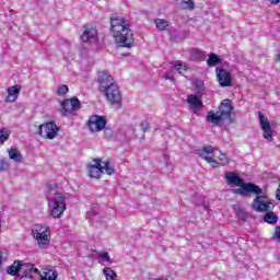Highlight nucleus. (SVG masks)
<instances>
[{
  "label": "nucleus",
  "instance_id": "1",
  "mask_svg": "<svg viewBox=\"0 0 280 280\" xmlns=\"http://www.w3.org/2000/svg\"><path fill=\"white\" fill-rule=\"evenodd\" d=\"M110 27L118 47L130 49L135 45V37L128 20L119 16L112 18Z\"/></svg>",
  "mask_w": 280,
  "mask_h": 280
},
{
  "label": "nucleus",
  "instance_id": "2",
  "mask_svg": "<svg viewBox=\"0 0 280 280\" xmlns=\"http://www.w3.org/2000/svg\"><path fill=\"white\" fill-rule=\"evenodd\" d=\"M225 180L228 185H233L234 187H240L234 190L237 196H248L250 191H259V186L253 183H244V179L237 175L235 172H226Z\"/></svg>",
  "mask_w": 280,
  "mask_h": 280
},
{
  "label": "nucleus",
  "instance_id": "3",
  "mask_svg": "<svg viewBox=\"0 0 280 280\" xmlns=\"http://www.w3.org/2000/svg\"><path fill=\"white\" fill-rule=\"evenodd\" d=\"M48 194L55 196L51 201V218L55 220L60 218L67 211V197L62 192H58V184H48Z\"/></svg>",
  "mask_w": 280,
  "mask_h": 280
},
{
  "label": "nucleus",
  "instance_id": "4",
  "mask_svg": "<svg viewBox=\"0 0 280 280\" xmlns=\"http://www.w3.org/2000/svg\"><path fill=\"white\" fill-rule=\"evenodd\" d=\"M199 156L203 161H207V163L211 164L212 167L229 165V158H226V154L221 153L220 150L211 145L203 147Z\"/></svg>",
  "mask_w": 280,
  "mask_h": 280
},
{
  "label": "nucleus",
  "instance_id": "5",
  "mask_svg": "<svg viewBox=\"0 0 280 280\" xmlns=\"http://www.w3.org/2000/svg\"><path fill=\"white\" fill-rule=\"evenodd\" d=\"M255 194V198L252 203V209L257 213H267L268 211H275V200L270 199L267 194H264L261 187L258 186V191H250Z\"/></svg>",
  "mask_w": 280,
  "mask_h": 280
},
{
  "label": "nucleus",
  "instance_id": "6",
  "mask_svg": "<svg viewBox=\"0 0 280 280\" xmlns=\"http://www.w3.org/2000/svg\"><path fill=\"white\" fill-rule=\"evenodd\" d=\"M32 235L42 250L49 248V242H51V229L49 225L36 223L32 229Z\"/></svg>",
  "mask_w": 280,
  "mask_h": 280
},
{
  "label": "nucleus",
  "instance_id": "7",
  "mask_svg": "<svg viewBox=\"0 0 280 280\" xmlns=\"http://www.w3.org/2000/svg\"><path fill=\"white\" fill-rule=\"evenodd\" d=\"M60 114L62 117H69L71 115H78V110L82 108V103L78 97L65 98L60 104Z\"/></svg>",
  "mask_w": 280,
  "mask_h": 280
},
{
  "label": "nucleus",
  "instance_id": "8",
  "mask_svg": "<svg viewBox=\"0 0 280 280\" xmlns=\"http://www.w3.org/2000/svg\"><path fill=\"white\" fill-rule=\"evenodd\" d=\"M104 94L109 105L115 106L116 108L121 107V92L119 91V86L110 85L109 88L101 91Z\"/></svg>",
  "mask_w": 280,
  "mask_h": 280
},
{
  "label": "nucleus",
  "instance_id": "9",
  "mask_svg": "<svg viewBox=\"0 0 280 280\" xmlns=\"http://www.w3.org/2000/svg\"><path fill=\"white\" fill-rule=\"evenodd\" d=\"M60 132V127L55 121H48L38 127V135L43 139H55Z\"/></svg>",
  "mask_w": 280,
  "mask_h": 280
},
{
  "label": "nucleus",
  "instance_id": "10",
  "mask_svg": "<svg viewBox=\"0 0 280 280\" xmlns=\"http://www.w3.org/2000/svg\"><path fill=\"white\" fill-rule=\"evenodd\" d=\"M106 124H108L106 117L93 115L89 118L88 128L91 130V132H102V130L106 128Z\"/></svg>",
  "mask_w": 280,
  "mask_h": 280
},
{
  "label": "nucleus",
  "instance_id": "11",
  "mask_svg": "<svg viewBox=\"0 0 280 280\" xmlns=\"http://www.w3.org/2000/svg\"><path fill=\"white\" fill-rule=\"evenodd\" d=\"M258 119H259L260 128L264 132L262 133L264 139H266V141L271 143L272 127L270 126V120H268V117H266V115H264L261 112H258Z\"/></svg>",
  "mask_w": 280,
  "mask_h": 280
},
{
  "label": "nucleus",
  "instance_id": "12",
  "mask_svg": "<svg viewBox=\"0 0 280 280\" xmlns=\"http://www.w3.org/2000/svg\"><path fill=\"white\" fill-rule=\"evenodd\" d=\"M219 115H221L222 119H226L228 121H235L233 119V104L231 103V100L225 98L221 105L219 106Z\"/></svg>",
  "mask_w": 280,
  "mask_h": 280
},
{
  "label": "nucleus",
  "instance_id": "13",
  "mask_svg": "<svg viewBox=\"0 0 280 280\" xmlns=\"http://www.w3.org/2000/svg\"><path fill=\"white\" fill-rule=\"evenodd\" d=\"M217 80L220 86L226 88L233 85L231 73L224 68H215Z\"/></svg>",
  "mask_w": 280,
  "mask_h": 280
},
{
  "label": "nucleus",
  "instance_id": "14",
  "mask_svg": "<svg viewBox=\"0 0 280 280\" xmlns=\"http://www.w3.org/2000/svg\"><path fill=\"white\" fill-rule=\"evenodd\" d=\"M90 178H102L104 174V166H102V159H94V164L88 166Z\"/></svg>",
  "mask_w": 280,
  "mask_h": 280
},
{
  "label": "nucleus",
  "instance_id": "15",
  "mask_svg": "<svg viewBox=\"0 0 280 280\" xmlns=\"http://www.w3.org/2000/svg\"><path fill=\"white\" fill-rule=\"evenodd\" d=\"M84 32L81 35V40L83 43H95L97 40V27L93 25H83Z\"/></svg>",
  "mask_w": 280,
  "mask_h": 280
},
{
  "label": "nucleus",
  "instance_id": "16",
  "mask_svg": "<svg viewBox=\"0 0 280 280\" xmlns=\"http://www.w3.org/2000/svg\"><path fill=\"white\" fill-rule=\"evenodd\" d=\"M115 79L106 72V71H101L98 73V85H100V91H105L106 89H109L113 85H116Z\"/></svg>",
  "mask_w": 280,
  "mask_h": 280
},
{
  "label": "nucleus",
  "instance_id": "17",
  "mask_svg": "<svg viewBox=\"0 0 280 280\" xmlns=\"http://www.w3.org/2000/svg\"><path fill=\"white\" fill-rule=\"evenodd\" d=\"M7 93H8V95L4 100V102H7V103L16 102V100H19V95H21V85L15 84L13 86L8 88Z\"/></svg>",
  "mask_w": 280,
  "mask_h": 280
},
{
  "label": "nucleus",
  "instance_id": "18",
  "mask_svg": "<svg viewBox=\"0 0 280 280\" xmlns=\"http://www.w3.org/2000/svg\"><path fill=\"white\" fill-rule=\"evenodd\" d=\"M20 272H23L22 276L33 277V275H38V268H35L34 264L21 262Z\"/></svg>",
  "mask_w": 280,
  "mask_h": 280
},
{
  "label": "nucleus",
  "instance_id": "19",
  "mask_svg": "<svg viewBox=\"0 0 280 280\" xmlns=\"http://www.w3.org/2000/svg\"><path fill=\"white\" fill-rule=\"evenodd\" d=\"M40 278L43 280H56V279H58V271H56L49 267H46L43 269Z\"/></svg>",
  "mask_w": 280,
  "mask_h": 280
},
{
  "label": "nucleus",
  "instance_id": "20",
  "mask_svg": "<svg viewBox=\"0 0 280 280\" xmlns=\"http://www.w3.org/2000/svg\"><path fill=\"white\" fill-rule=\"evenodd\" d=\"M187 103L192 107L196 108L197 110L202 108V100H200V96L198 95H188L187 96Z\"/></svg>",
  "mask_w": 280,
  "mask_h": 280
},
{
  "label": "nucleus",
  "instance_id": "21",
  "mask_svg": "<svg viewBox=\"0 0 280 280\" xmlns=\"http://www.w3.org/2000/svg\"><path fill=\"white\" fill-rule=\"evenodd\" d=\"M262 220L266 224H277V222H279V215H277L272 210H269L265 212Z\"/></svg>",
  "mask_w": 280,
  "mask_h": 280
},
{
  "label": "nucleus",
  "instance_id": "22",
  "mask_svg": "<svg viewBox=\"0 0 280 280\" xmlns=\"http://www.w3.org/2000/svg\"><path fill=\"white\" fill-rule=\"evenodd\" d=\"M9 159L15 161V163H21L23 161V155L21 154V151H19V149L12 147L9 150Z\"/></svg>",
  "mask_w": 280,
  "mask_h": 280
},
{
  "label": "nucleus",
  "instance_id": "23",
  "mask_svg": "<svg viewBox=\"0 0 280 280\" xmlns=\"http://www.w3.org/2000/svg\"><path fill=\"white\" fill-rule=\"evenodd\" d=\"M7 272L11 275V277H16V275L21 272V260H15L13 265L9 266Z\"/></svg>",
  "mask_w": 280,
  "mask_h": 280
},
{
  "label": "nucleus",
  "instance_id": "24",
  "mask_svg": "<svg viewBox=\"0 0 280 280\" xmlns=\"http://www.w3.org/2000/svg\"><path fill=\"white\" fill-rule=\"evenodd\" d=\"M207 65H208V67H215L217 65H222V58H220V56L211 52L207 60Z\"/></svg>",
  "mask_w": 280,
  "mask_h": 280
},
{
  "label": "nucleus",
  "instance_id": "25",
  "mask_svg": "<svg viewBox=\"0 0 280 280\" xmlns=\"http://www.w3.org/2000/svg\"><path fill=\"white\" fill-rule=\"evenodd\" d=\"M103 275L105 276L106 280H117V273L109 267H105L103 269Z\"/></svg>",
  "mask_w": 280,
  "mask_h": 280
},
{
  "label": "nucleus",
  "instance_id": "26",
  "mask_svg": "<svg viewBox=\"0 0 280 280\" xmlns=\"http://www.w3.org/2000/svg\"><path fill=\"white\" fill-rule=\"evenodd\" d=\"M223 120V118H222V116L219 114V115H217L215 113H213V112H209L208 113V116H207V121L209 122V124H218V121H222Z\"/></svg>",
  "mask_w": 280,
  "mask_h": 280
},
{
  "label": "nucleus",
  "instance_id": "27",
  "mask_svg": "<svg viewBox=\"0 0 280 280\" xmlns=\"http://www.w3.org/2000/svg\"><path fill=\"white\" fill-rule=\"evenodd\" d=\"M155 26L158 30H161V32H163V31L167 30V27H170V22L164 19H156Z\"/></svg>",
  "mask_w": 280,
  "mask_h": 280
},
{
  "label": "nucleus",
  "instance_id": "28",
  "mask_svg": "<svg viewBox=\"0 0 280 280\" xmlns=\"http://www.w3.org/2000/svg\"><path fill=\"white\" fill-rule=\"evenodd\" d=\"M12 132L5 128L0 129V145H3L4 141H8L10 139V135Z\"/></svg>",
  "mask_w": 280,
  "mask_h": 280
},
{
  "label": "nucleus",
  "instance_id": "29",
  "mask_svg": "<svg viewBox=\"0 0 280 280\" xmlns=\"http://www.w3.org/2000/svg\"><path fill=\"white\" fill-rule=\"evenodd\" d=\"M103 170H105L107 176H113V174H115V168L113 167L110 161L104 162Z\"/></svg>",
  "mask_w": 280,
  "mask_h": 280
},
{
  "label": "nucleus",
  "instance_id": "30",
  "mask_svg": "<svg viewBox=\"0 0 280 280\" xmlns=\"http://www.w3.org/2000/svg\"><path fill=\"white\" fill-rule=\"evenodd\" d=\"M271 240L276 242V244H280V225L273 229V232L271 234Z\"/></svg>",
  "mask_w": 280,
  "mask_h": 280
},
{
  "label": "nucleus",
  "instance_id": "31",
  "mask_svg": "<svg viewBox=\"0 0 280 280\" xmlns=\"http://www.w3.org/2000/svg\"><path fill=\"white\" fill-rule=\"evenodd\" d=\"M182 3L184 5V10H195L196 8V3L194 2V0H182Z\"/></svg>",
  "mask_w": 280,
  "mask_h": 280
},
{
  "label": "nucleus",
  "instance_id": "32",
  "mask_svg": "<svg viewBox=\"0 0 280 280\" xmlns=\"http://www.w3.org/2000/svg\"><path fill=\"white\" fill-rule=\"evenodd\" d=\"M100 257V262L104 264L106 261V264H113V261L110 260V256L108 255V252H103L101 254H98Z\"/></svg>",
  "mask_w": 280,
  "mask_h": 280
},
{
  "label": "nucleus",
  "instance_id": "33",
  "mask_svg": "<svg viewBox=\"0 0 280 280\" xmlns=\"http://www.w3.org/2000/svg\"><path fill=\"white\" fill-rule=\"evenodd\" d=\"M69 93V86L67 85H60L57 90V95H67Z\"/></svg>",
  "mask_w": 280,
  "mask_h": 280
},
{
  "label": "nucleus",
  "instance_id": "34",
  "mask_svg": "<svg viewBox=\"0 0 280 280\" xmlns=\"http://www.w3.org/2000/svg\"><path fill=\"white\" fill-rule=\"evenodd\" d=\"M174 67H175L176 71H178V73H183V70L187 71V68H185V66H183V62H180V61H175Z\"/></svg>",
  "mask_w": 280,
  "mask_h": 280
},
{
  "label": "nucleus",
  "instance_id": "35",
  "mask_svg": "<svg viewBox=\"0 0 280 280\" xmlns=\"http://www.w3.org/2000/svg\"><path fill=\"white\" fill-rule=\"evenodd\" d=\"M10 167V164L5 160H0V172H5Z\"/></svg>",
  "mask_w": 280,
  "mask_h": 280
},
{
  "label": "nucleus",
  "instance_id": "36",
  "mask_svg": "<svg viewBox=\"0 0 280 280\" xmlns=\"http://www.w3.org/2000/svg\"><path fill=\"white\" fill-rule=\"evenodd\" d=\"M142 132H148V128H150V124L148 121L141 122L140 124Z\"/></svg>",
  "mask_w": 280,
  "mask_h": 280
},
{
  "label": "nucleus",
  "instance_id": "37",
  "mask_svg": "<svg viewBox=\"0 0 280 280\" xmlns=\"http://www.w3.org/2000/svg\"><path fill=\"white\" fill-rule=\"evenodd\" d=\"M195 56H197V58H205V51H202V50H197V51L195 52Z\"/></svg>",
  "mask_w": 280,
  "mask_h": 280
},
{
  "label": "nucleus",
  "instance_id": "38",
  "mask_svg": "<svg viewBox=\"0 0 280 280\" xmlns=\"http://www.w3.org/2000/svg\"><path fill=\"white\" fill-rule=\"evenodd\" d=\"M20 280H34V276H22Z\"/></svg>",
  "mask_w": 280,
  "mask_h": 280
},
{
  "label": "nucleus",
  "instance_id": "39",
  "mask_svg": "<svg viewBox=\"0 0 280 280\" xmlns=\"http://www.w3.org/2000/svg\"><path fill=\"white\" fill-rule=\"evenodd\" d=\"M164 78H165V80H170L171 82H175V80H176V79L174 78V75H167V74H166Z\"/></svg>",
  "mask_w": 280,
  "mask_h": 280
},
{
  "label": "nucleus",
  "instance_id": "40",
  "mask_svg": "<svg viewBox=\"0 0 280 280\" xmlns=\"http://www.w3.org/2000/svg\"><path fill=\"white\" fill-rule=\"evenodd\" d=\"M3 265V253L0 252V268Z\"/></svg>",
  "mask_w": 280,
  "mask_h": 280
},
{
  "label": "nucleus",
  "instance_id": "41",
  "mask_svg": "<svg viewBox=\"0 0 280 280\" xmlns=\"http://www.w3.org/2000/svg\"><path fill=\"white\" fill-rule=\"evenodd\" d=\"M270 3H271L272 5H277V3H280V0H270Z\"/></svg>",
  "mask_w": 280,
  "mask_h": 280
},
{
  "label": "nucleus",
  "instance_id": "42",
  "mask_svg": "<svg viewBox=\"0 0 280 280\" xmlns=\"http://www.w3.org/2000/svg\"><path fill=\"white\" fill-rule=\"evenodd\" d=\"M276 60L280 62V51L276 55Z\"/></svg>",
  "mask_w": 280,
  "mask_h": 280
}]
</instances>
